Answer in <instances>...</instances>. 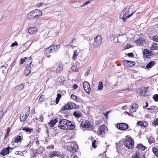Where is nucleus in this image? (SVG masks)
I'll list each match as a JSON object with an SVG mask.
<instances>
[{
    "label": "nucleus",
    "instance_id": "nucleus-42",
    "mask_svg": "<svg viewBox=\"0 0 158 158\" xmlns=\"http://www.w3.org/2000/svg\"><path fill=\"white\" fill-rule=\"evenodd\" d=\"M152 98L155 102L158 101V94H155L152 96Z\"/></svg>",
    "mask_w": 158,
    "mask_h": 158
},
{
    "label": "nucleus",
    "instance_id": "nucleus-41",
    "mask_svg": "<svg viewBox=\"0 0 158 158\" xmlns=\"http://www.w3.org/2000/svg\"><path fill=\"white\" fill-rule=\"evenodd\" d=\"M103 87V84L102 82L99 81L98 88L99 89L102 90Z\"/></svg>",
    "mask_w": 158,
    "mask_h": 158
},
{
    "label": "nucleus",
    "instance_id": "nucleus-36",
    "mask_svg": "<svg viewBox=\"0 0 158 158\" xmlns=\"http://www.w3.org/2000/svg\"><path fill=\"white\" fill-rule=\"evenodd\" d=\"M135 12H134L133 13H132L130 14L129 15H128V16H124L123 17H120V18L123 19L124 22H125L126 21V19H127L129 18V17L131 16L133 14V13Z\"/></svg>",
    "mask_w": 158,
    "mask_h": 158
},
{
    "label": "nucleus",
    "instance_id": "nucleus-48",
    "mask_svg": "<svg viewBox=\"0 0 158 158\" xmlns=\"http://www.w3.org/2000/svg\"><path fill=\"white\" fill-rule=\"evenodd\" d=\"M30 73L31 71L30 70H26L24 72V74L25 75L27 76Z\"/></svg>",
    "mask_w": 158,
    "mask_h": 158
},
{
    "label": "nucleus",
    "instance_id": "nucleus-44",
    "mask_svg": "<svg viewBox=\"0 0 158 158\" xmlns=\"http://www.w3.org/2000/svg\"><path fill=\"white\" fill-rule=\"evenodd\" d=\"M44 151V148L43 147H39V148L38 149L37 151L40 153H42Z\"/></svg>",
    "mask_w": 158,
    "mask_h": 158
},
{
    "label": "nucleus",
    "instance_id": "nucleus-49",
    "mask_svg": "<svg viewBox=\"0 0 158 158\" xmlns=\"http://www.w3.org/2000/svg\"><path fill=\"white\" fill-rule=\"evenodd\" d=\"M77 39L75 38H73L70 42L69 44L70 45L73 44V43L74 42L76 41Z\"/></svg>",
    "mask_w": 158,
    "mask_h": 158
},
{
    "label": "nucleus",
    "instance_id": "nucleus-7",
    "mask_svg": "<svg viewBox=\"0 0 158 158\" xmlns=\"http://www.w3.org/2000/svg\"><path fill=\"white\" fill-rule=\"evenodd\" d=\"M93 124L87 120L83 121L80 124V126L85 128H92Z\"/></svg>",
    "mask_w": 158,
    "mask_h": 158
},
{
    "label": "nucleus",
    "instance_id": "nucleus-59",
    "mask_svg": "<svg viewBox=\"0 0 158 158\" xmlns=\"http://www.w3.org/2000/svg\"><path fill=\"white\" fill-rule=\"evenodd\" d=\"M110 111H107L105 113H103V114L104 115L105 117H106L108 116V114L110 113Z\"/></svg>",
    "mask_w": 158,
    "mask_h": 158
},
{
    "label": "nucleus",
    "instance_id": "nucleus-50",
    "mask_svg": "<svg viewBox=\"0 0 158 158\" xmlns=\"http://www.w3.org/2000/svg\"><path fill=\"white\" fill-rule=\"evenodd\" d=\"M90 68L89 67L87 69L85 73V75L87 76L90 72Z\"/></svg>",
    "mask_w": 158,
    "mask_h": 158
},
{
    "label": "nucleus",
    "instance_id": "nucleus-51",
    "mask_svg": "<svg viewBox=\"0 0 158 158\" xmlns=\"http://www.w3.org/2000/svg\"><path fill=\"white\" fill-rule=\"evenodd\" d=\"M25 67L27 70H29L30 71L31 69V66L30 65H27L26 64L25 65Z\"/></svg>",
    "mask_w": 158,
    "mask_h": 158
},
{
    "label": "nucleus",
    "instance_id": "nucleus-8",
    "mask_svg": "<svg viewBox=\"0 0 158 158\" xmlns=\"http://www.w3.org/2000/svg\"><path fill=\"white\" fill-rule=\"evenodd\" d=\"M143 56L146 58H149L152 56V52L149 51L148 49H145L143 52Z\"/></svg>",
    "mask_w": 158,
    "mask_h": 158
},
{
    "label": "nucleus",
    "instance_id": "nucleus-34",
    "mask_svg": "<svg viewBox=\"0 0 158 158\" xmlns=\"http://www.w3.org/2000/svg\"><path fill=\"white\" fill-rule=\"evenodd\" d=\"M147 139L148 140V142L150 144H151L154 142V139L152 136H150V137L149 138L148 137H147Z\"/></svg>",
    "mask_w": 158,
    "mask_h": 158
},
{
    "label": "nucleus",
    "instance_id": "nucleus-18",
    "mask_svg": "<svg viewBox=\"0 0 158 158\" xmlns=\"http://www.w3.org/2000/svg\"><path fill=\"white\" fill-rule=\"evenodd\" d=\"M19 134L21 135H18L15 137L14 141L15 143H18L20 142H21L22 140H23V139L22 138L23 136L22 133H20Z\"/></svg>",
    "mask_w": 158,
    "mask_h": 158
},
{
    "label": "nucleus",
    "instance_id": "nucleus-13",
    "mask_svg": "<svg viewBox=\"0 0 158 158\" xmlns=\"http://www.w3.org/2000/svg\"><path fill=\"white\" fill-rule=\"evenodd\" d=\"M107 128L106 126L105 125H101L99 128V130L98 133L99 135H102L105 134V131Z\"/></svg>",
    "mask_w": 158,
    "mask_h": 158
},
{
    "label": "nucleus",
    "instance_id": "nucleus-56",
    "mask_svg": "<svg viewBox=\"0 0 158 158\" xmlns=\"http://www.w3.org/2000/svg\"><path fill=\"white\" fill-rule=\"evenodd\" d=\"M43 118V115H41L39 118V121H40L41 122H42L44 119Z\"/></svg>",
    "mask_w": 158,
    "mask_h": 158
},
{
    "label": "nucleus",
    "instance_id": "nucleus-61",
    "mask_svg": "<svg viewBox=\"0 0 158 158\" xmlns=\"http://www.w3.org/2000/svg\"><path fill=\"white\" fill-rule=\"evenodd\" d=\"M153 123L155 125H158V118H157L155 121H154Z\"/></svg>",
    "mask_w": 158,
    "mask_h": 158
},
{
    "label": "nucleus",
    "instance_id": "nucleus-43",
    "mask_svg": "<svg viewBox=\"0 0 158 158\" xmlns=\"http://www.w3.org/2000/svg\"><path fill=\"white\" fill-rule=\"evenodd\" d=\"M48 124L51 127H53L56 124L53 120H51Z\"/></svg>",
    "mask_w": 158,
    "mask_h": 158
},
{
    "label": "nucleus",
    "instance_id": "nucleus-52",
    "mask_svg": "<svg viewBox=\"0 0 158 158\" xmlns=\"http://www.w3.org/2000/svg\"><path fill=\"white\" fill-rule=\"evenodd\" d=\"M96 142V141L94 140L92 143V146L94 148H96L97 147V146H96V145H95Z\"/></svg>",
    "mask_w": 158,
    "mask_h": 158
},
{
    "label": "nucleus",
    "instance_id": "nucleus-26",
    "mask_svg": "<svg viewBox=\"0 0 158 158\" xmlns=\"http://www.w3.org/2000/svg\"><path fill=\"white\" fill-rule=\"evenodd\" d=\"M143 40H144L143 39L139 38V39L136 40L135 41V42L137 44V45L140 46L142 45V44Z\"/></svg>",
    "mask_w": 158,
    "mask_h": 158
},
{
    "label": "nucleus",
    "instance_id": "nucleus-33",
    "mask_svg": "<svg viewBox=\"0 0 158 158\" xmlns=\"http://www.w3.org/2000/svg\"><path fill=\"white\" fill-rule=\"evenodd\" d=\"M157 44L156 43H154L152 47L150 48L151 50H154L157 49L158 48L157 46Z\"/></svg>",
    "mask_w": 158,
    "mask_h": 158
},
{
    "label": "nucleus",
    "instance_id": "nucleus-23",
    "mask_svg": "<svg viewBox=\"0 0 158 158\" xmlns=\"http://www.w3.org/2000/svg\"><path fill=\"white\" fill-rule=\"evenodd\" d=\"M138 105L135 103H132L131 106V110H132L134 109L133 112H135L136 111V110L138 108Z\"/></svg>",
    "mask_w": 158,
    "mask_h": 158
},
{
    "label": "nucleus",
    "instance_id": "nucleus-45",
    "mask_svg": "<svg viewBox=\"0 0 158 158\" xmlns=\"http://www.w3.org/2000/svg\"><path fill=\"white\" fill-rule=\"evenodd\" d=\"M137 125H139V126H140L141 127L143 126H144V123L142 121H138L137 122Z\"/></svg>",
    "mask_w": 158,
    "mask_h": 158
},
{
    "label": "nucleus",
    "instance_id": "nucleus-20",
    "mask_svg": "<svg viewBox=\"0 0 158 158\" xmlns=\"http://www.w3.org/2000/svg\"><path fill=\"white\" fill-rule=\"evenodd\" d=\"M147 91V89L146 88H141L140 90L139 94L141 96H145Z\"/></svg>",
    "mask_w": 158,
    "mask_h": 158
},
{
    "label": "nucleus",
    "instance_id": "nucleus-47",
    "mask_svg": "<svg viewBox=\"0 0 158 158\" xmlns=\"http://www.w3.org/2000/svg\"><path fill=\"white\" fill-rule=\"evenodd\" d=\"M153 40L155 42H158V35H155L152 38Z\"/></svg>",
    "mask_w": 158,
    "mask_h": 158
},
{
    "label": "nucleus",
    "instance_id": "nucleus-31",
    "mask_svg": "<svg viewBox=\"0 0 158 158\" xmlns=\"http://www.w3.org/2000/svg\"><path fill=\"white\" fill-rule=\"evenodd\" d=\"M140 155V153L138 151H137L131 158H140L139 157Z\"/></svg>",
    "mask_w": 158,
    "mask_h": 158
},
{
    "label": "nucleus",
    "instance_id": "nucleus-25",
    "mask_svg": "<svg viewBox=\"0 0 158 158\" xmlns=\"http://www.w3.org/2000/svg\"><path fill=\"white\" fill-rule=\"evenodd\" d=\"M51 45L53 51L55 52H57L60 47V45L59 44L57 45Z\"/></svg>",
    "mask_w": 158,
    "mask_h": 158
},
{
    "label": "nucleus",
    "instance_id": "nucleus-57",
    "mask_svg": "<svg viewBox=\"0 0 158 158\" xmlns=\"http://www.w3.org/2000/svg\"><path fill=\"white\" fill-rule=\"evenodd\" d=\"M68 106H67V105L66 106H65L62 109H61V110L62 111L65 110H68V108H67Z\"/></svg>",
    "mask_w": 158,
    "mask_h": 158
},
{
    "label": "nucleus",
    "instance_id": "nucleus-19",
    "mask_svg": "<svg viewBox=\"0 0 158 158\" xmlns=\"http://www.w3.org/2000/svg\"><path fill=\"white\" fill-rule=\"evenodd\" d=\"M146 148V147L144 146L141 143L138 144L137 146L135 147V148L137 149V150L141 151H144L145 148Z\"/></svg>",
    "mask_w": 158,
    "mask_h": 158
},
{
    "label": "nucleus",
    "instance_id": "nucleus-17",
    "mask_svg": "<svg viewBox=\"0 0 158 158\" xmlns=\"http://www.w3.org/2000/svg\"><path fill=\"white\" fill-rule=\"evenodd\" d=\"M37 28L36 27H29L27 30L28 32L31 34H34L37 31Z\"/></svg>",
    "mask_w": 158,
    "mask_h": 158
},
{
    "label": "nucleus",
    "instance_id": "nucleus-28",
    "mask_svg": "<svg viewBox=\"0 0 158 158\" xmlns=\"http://www.w3.org/2000/svg\"><path fill=\"white\" fill-rule=\"evenodd\" d=\"M27 60H26V61L25 62V64L27 65H31L32 62V60L31 57H28L27 58Z\"/></svg>",
    "mask_w": 158,
    "mask_h": 158
},
{
    "label": "nucleus",
    "instance_id": "nucleus-16",
    "mask_svg": "<svg viewBox=\"0 0 158 158\" xmlns=\"http://www.w3.org/2000/svg\"><path fill=\"white\" fill-rule=\"evenodd\" d=\"M66 127H65V130H69L74 129L75 127V126L72 123V122L69 121L68 122Z\"/></svg>",
    "mask_w": 158,
    "mask_h": 158
},
{
    "label": "nucleus",
    "instance_id": "nucleus-14",
    "mask_svg": "<svg viewBox=\"0 0 158 158\" xmlns=\"http://www.w3.org/2000/svg\"><path fill=\"white\" fill-rule=\"evenodd\" d=\"M10 147L9 146H8L6 148H3L1 151L0 154L4 156L6 155V154H9L10 153Z\"/></svg>",
    "mask_w": 158,
    "mask_h": 158
},
{
    "label": "nucleus",
    "instance_id": "nucleus-64",
    "mask_svg": "<svg viewBox=\"0 0 158 158\" xmlns=\"http://www.w3.org/2000/svg\"><path fill=\"white\" fill-rule=\"evenodd\" d=\"M73 87L74 89H76L78 87V86L77 84H75L73 85Z\"/></svg>",
    "mask_w": 158,
    "mask_h": 158
},
{
    "label": "nucleus",
    "instance_id": "nucleus-32",
    "mask_svg": "<svg viewBox=\"0 0 158 158\" xmlns=\"http://www.w3.org/2000/svg\"><path fill=\"white\" fill-rule=\"evenodd\" d=\"M129 9L130 8L129 7L127 8V7L125 10H123V12L124 16H127V15H128Z\"/></svg>",
    "mask_w": 158,
    "mask_h": 158
},
{
    "label": "nucleus",
    "instance_id": "nucleus-55",
    "mask_svg": "<svg viewBox=\"0 0 158 158\" xmlns=\"http://www.w3.org/2000/svg\"><path fill=\"white\" fill-rule=\"evenodd\" d=\"M18 43L16 41H15V42L12 43L11 45V47H13L16 45L17 46Z\"/></svg>",
    "mask_w": 158,
    "mask_h": 158
},
{
    "label": "nucleus",
    "instance_id": "nucleus-4",
    "mask_svg": "<svg viewBox=\"0 0 158 158\" xmlns=\"http://www.w3.org/2000/svg\"><path fill=\"white\" fill-rule=\"evenodd\" d=\"M67 149L70 152L74 153L78 148V146L75 142L72 141L68 143Z\"/></svg>",
    "mask_w": 158,
    "mask_h": 158
},
{
    "label": "nucleus",
    "instance_id": "nucleus-37",
    "mask_svg": "<svg viewBox=\"0 0 158 158\" xmlns=\"http://www.w3.org/2000/svg\"><path fill=\"white\" fill-rule=\"evenodd\" d=\"M152 151L154 154L158 157V148H154L152 149Z\"/></svg>",
    "mask_w": 158,
    "mask_h": 158
},
{
    "label": "nucleus",
    "instance_id": "nucleus-6",
    "mask_svg": "<svg viewBox=\"0 0 158 158\" xmlns=\"http://www.w3.org/2000/svg\"><path fill=\"white\" fill-rule=\"evenodd\" d=\"M68 122L69 120L66 119H61L59 122L58 127L60 129L65 130V127H66Z\"/></svg>",
    "mask_w": 158,
    "mask_h": 158
},
{
    "label": "nucleus",
    "instance_id": "nucleus-1",
    "mask_svg": "<svg viewBox=\"0 0 158 158\" xmlns=\"http://www.w3.org/2000/svg\"><path fill=\"white\" fill-rule=\"evenodd\" d=\"M30 112V106H27L23 109V112L20 115L19 118L21 122L23 123L26 120L29 115Z\"/></svg>",
    "mask_w": 158,
    "mask_h": 158
},
{
    "label": "nucleus",
    "instance_id": "nucleus-46",
    "mask_svg": "<svg viewBox=\"0 0 158 158\" xmlns=\"http://www.w3.org/2000/svg\"><path fill=\"white\" fill-rule=\"evenodd\" d=\"M27 57H25L23 59H20V62L19 63V64H23V63L25 62L26 60H27Z\"/></svg>",
    "mask_w": 158,
    "mask_h": 158
},
{
    "label": "nucleus",
    "instance_id": "nucleus-53",
    "mask_svg": "<svg viewBox=\"0 0 158 158\" xmlns=\"http://www.w3.org/2000/svg\"><path fill=\"white\" fill-rule=\"evenodd\" d=\"M76 67L77 66L75 65H73L71 67V69L74 72L76 71Z\"/></svg>",
    "mask_w": 158,
    "mask_h": 158
},
{
    "label": "nucleus",
    "instance_id": "nucleus-9",
    "mask_svg": "<svg viewBox=\"0 0 158 158\" xmlns=\"http://www.w3.org/2000/svg\"><path fill=\"white\" fill-rule=\"evenodd\" d=\"M83 87L86 92L88 94L90 93L91 90L90 84L87 81H84L83 83Z\"/></svg>",
    "mask_w": 158,
    "mask_h": 158
},
{
    "label": "nucleus",
    "instance_id": "nucleus-58",
    "mask_svg": "<svg viewBox=\"0 0 158 158\" xmlns=\"http://www.w3.org/2000/svg\"><path fill=\"white\" fill-rule=\"evenodd\" d=\"M10 127H8L7 129V133L6 134L7 135H9V133L10 131Z\"/></svg>",
    "mask_w": 158,
    "mask_h": 158
},
{
    "label": "nucleus",
    "instance_id": "nucleus-3",
    "mask_svg": "<svg viewBox=\"0 0 158 158\" xmlns=\"http://www.w3.org/2000/svg\"><path fill=\"white\" fill-rule=\"evenodd\" d=\"M134 141L131 137H129L126 140L123 142V144L126 147L129 149H133L134 147Z\"/></svg>",
    "mask_w": 158,
    "mask_h": 158
},
{
    "label": "nucleus",
    "instance_id": "nucleus-5",
    "mask_svg": "<svg viewBox=\"0 0 158 158\" xmlns=\"http://www.w3.org/2000/svg\"><path fill=\"white\" fill-rule=\"evenodd\" d=\"M102 37L100 35H98L94 38V42L93 43V46L94 48H97L101 44Z\"/></svg>",
    "mask_w": 158,
    "mask_h": 158
},
{
    "label": "nucleus",
    "instance_id": "nucleus-30",
    "mask_svg": "<svg viewBox=\"0 0 158 158\" xmlns=\"http://www.w3.org/2000/svg\"><path fill=\"white\" fill-rule=\"evenodd\" d=\"M49 157L50 158H52L56 156H58V154L57 152H52L50 154H49Z\"/></svg>",
    "mask_w": 158,
    "mask_h": 158
},
{
    "label": "nucleus",
    "instance_id": "nucleus-10",
    "mask_svg": "<svg viewBox=\"0 0 158 158\" xmlns=\"http://www.w3.org/2000/svg\"><path fill=\"white\" fill-rule=\"evenodd\" d=\"M117 126L118 129L120 130H126L128 128V125L125 123H118Z\"/></svg>",
    "mask_w": 158,
    "mask_h": 158
},
{
    "label": "nucleus",
    "instance_id": "nucleus-35",
    "mask_svg": "<svg viewBox=\"0 0 158 158\" xmlns=\"http://www.w3.org/2000/svg\"><path fill=\"white\" fill-rule=\"evenodd\" d=\"M152 110H153V112H151V113H156L158 110V109L157 107L154 106H152Z\"/></svg>",
    "mask_w": 158,
    "mask_h": 158
},
{
    "label": "nucleus",
    "instance_id": "nucleus-29",
    "mask_svg": "<svg viewBox=\"0 0 158 158\" xmlns=\"http://www.w3.org/2000/svg\"><path fill=\"white\" fill-rule=\"evenodd\" d=\"M63 66L61 64H59L56 69L57 72H58L63 70Z\"/></svg>",
    "mask_w": 158,
    "mask_h": 158
},
{
    "label": "nucleus",
    "instance_id": "nucleus-27",
    "mask_svg": "<svg viewBox=\"0 0 158 158\" xmlns=\"http://www.w3.org/2000/svg\"><path fill=\"white\" fill-rule=\"evenodd\" d=\"M82 113L79 112L74 111L73 113V115L75 117L77 118H79L81 116Z\"/></svg>",
    "mask_w": 158,
    "mask_h": 158
},
{
    "label": "nucleus",
    "instance_id": "nucleus-63",
    "mask_svg": "<svg viewBox=\"0 0 158 158\" xmlns=\"http://www.w3.org/2000/svg\"><path fill=\"white\" fill-rule=\"evenodd\" d=\"M58 80L59 81L60 83L61 84H63L64 83V81H63L61 80V79L60 77H59L58 78Z\"/></svg>",
    "mask_w": 158,
    "mask_h": 158
},
{
    "label": "nucleus",
    "instance_id": "nucleus-38",
    "mask_svg": "<svg viewBox=\"0 0 158 158\" xmlns=\"http://www.w3.org/2000/svg\"><path fill=\"white\" fill-rule=\"evenodd\" d=\"M77 56V50H75L74 51L73 55L72 57L73 60H75Z\"/></svg>",
    "mask_w": 158,
    "mask_h": 158
},
{
    "label": "nucleus",
    "instance_id": "nucleus-21",
    "mask_svg": "<svg viewBox=\"0 0 158 158\" xmlns=\"http://www.w3.org/2000/svg\"><path fill=\"white\" fill-rule=\"evenodd\" d=\"M24 84H21L16 86L15 89L16 90L20 91L24 89Z\"/></svg>",
    "mask_w": 158,
    "mask_h": 158
},
{
    "label": "nucleus",
    "instance_id": "nucleus-40",
    "mask_svg": "<svg viewBox=\"0 0 158 158\" xmlns=\"http://www.w3.org/2000/svg\"><path fill=\"white\" fill-rule=\"evenodd\" d=\"M1 69L2 71V73L3 74H6V67L4 66H2L1 67Z\"/></svg>",
    "mask_w": 158,
    "mask_h": 158
},
{
    "label": "nucleus",
    "instance_id": "nucleus-2",
    "mask_svg": "<svg viewBox=\"0 0 158 158\" xmlns=\"http://www.w3.org/2000/svg\"><path fill=\"white\" fill-rule=\"evenodd\" d=\"M42 15V13L41 10L36 9L30 12L27 15V17L28 19H37L41 16Z\"/></svg>",
    "mask_w": 158,
    "mask_h": 158
},
{
    "label": "nucleus",
    "instance_id": "nucleus-12",
    "mask_svg": "<svg viewBox=\"0 0 158 158\" xmlns=\"http://www.w3.org/2000/svg\"><path fill=\"white\" fill-rule=\"evenodd\" d=\"M53 52L54 51L52 48V45H51L45 50L44 53L47 57H49L51 56L50 53Z\"/></svg>",
    "mask_w": 158,
    "mask_h": 158
},
{
    "label": "nucleus",
    "instance_id": "nucleus-15",
    "mask_svg": "<svg viewBox=\"0 0 158 158\" xmlns=\"http://www.w3.org/2000/svg\"><path fill=\"white\" fill-rule=\"evenodd\" d=\"M68 108V109H72L73 108H77L79 107L78 105L76 104L73 102H69L67 104Z\"/></svg>",
    "mask_w": 158,
    "mask_h": 158
},
{
    "label": "nucleus",
    "instance_id": "nucleus-60",
    "mask_svg": "<svg viewBox=\"0 0 158 158\" xmlns=\"http://www.w3.org/2000/svg\"><path fill=\"white\" fill-rule=\"evenodd\" d=\"M4 115V113L3 111L0 112V119H1Z\"/></svg>",
    "mask_w": 158,
    "mask_h": 158
},
{
    "label": "nucleus",
    "instance_id": "nucleus-62",
    "mask_svg": "<svg viewBox=\"0 0 158 158\" xmlns=\"http://www.w3.org/2000/svg\"><path fill=\"white\" fill-rule=\"evenodd\" d=\"M71 98L74 100L76 99V96L73 95V94H72L71 95Z\"/></svg>",
    "mask_w": 158,
    "mask_h": 158
},
{
    "label": "nucleus",
    "instance_id": "nucleus-11",
    "mask_svg": "<svg viewBox=\"0 0 158 158\" xmlns=\"http://www.w3.org/2000/svg\"><path fill=\"white\" fill-rule=\"evenodd\" d=\"M124 65L127 67H132L135 65V63L134 61L124 60L123 61Z\"/></svg>",
    "mask_w": 158,
    "mask_h": 158
},
{
    "label": "nucleus",
    "instance_id": "nucleus-39",
    "mask_svg": "<svg viewBox=\"0 0 158 158\" xmlns=\"http://www.w3.org/2000/svg\"><path fill=\"white\" fill-rule=\"evenodd\" d=\"M45 99V96L43 95H41L39 99V102L41 103L43 102Z\"/></svg>",
    "mask_w": 158,
    "mask_h": 158
},
{
    "label": "nucleus",
    "instance_id": "nucleus-24",
    "mask_svg": "<svg viewBox=\"0 0 158 158\" xmlns=\"http://www.w3.org/2000/svg\"><path fill=\"white\" fill-rule=\"evenodd\" d=\"M156 62L154 61H150L149 63L147 64L146 66V67L147 69H149L152 68L153 66L155 65Z\"/></svg>",
    "mask_w": 158,
    "mask_h": 158
},
{
    "label": "nucleus",
    "instance_id": "nucleus-22",
    "mask_svg": "<svg viewBox=\"0 0 158 158\" xmlns=\"http://www.w3.org/2000/svg\"><path fill=\"white\" fill-rule=\"evenodd\" d=\"M22 130L30 134L33 130V129L29 128L27 127H25L22 128Z\"/></svg>",
    "mask_w": 158,
    "mask_h": 158
},
{
    "label": "nucleus",
    "instance_id": "nucleus-54",
    "mask_svg": "<svg viewBox=\"0 0 158 158\" xmlns=\"http://www.w3.org/2000/svg\"><path fill=\"white\" fill-rule=\"evenodd\" d=\"M127 55L128 56L131 57H134V54L132 53H128L127 54Z\"/></svg>",
    "mask_w": 158,
    "mask_h": 158
}]
</instances>
